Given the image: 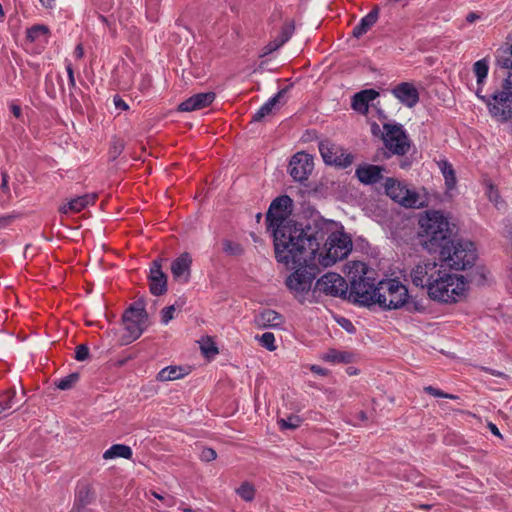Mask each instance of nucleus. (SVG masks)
<instances>
[{
	"instance_id": "nucleus-39",
	"label": "nucleus",
	"mask_w": 512,
	"mask_h": 512,
	"mask_svg": "<svg viewBox=\"0 0 512 512\" xmlns=\"http://www.w3.org/2000/svg\"><path fill=\"white\" fill-rule=\"evenodd\" d=\"M302 419L298 415H290L287 418L278 420L279 427L283 429L294 430L301 425Z\"/></svg>"
},
{
	"instance_id": "nucleus-53",
	"label": "nucleus",
	"mask_w": 512,
	"mask_h": 512,
	"mask_svg": "<svg viewBox=\"0 0 512 512\" xmlns=\"http://www.w3.org/2000/svg\"><path fill=\"white\" fill-rule=\"evenodd\" d=\"M425 392H427L428 394L434 396V397H443V396H446L445 395V392L437 389V388H434L433 386H427L424 388Z\"/></svg>"
},
{
	"instance_id": "nucleus-23",
	"label": "nucleus",
	"mask_w": 512,
	"mask_h": 512,
	"mask_svg": "<svg viewBox=\"0 0 512 512\" xmlns=\"http://www.w3.org/2000/svg\"><path fill=\"white\" fill-rule=\"evenodd\" d=\"M383 168L377 165L366 164L356 169V176L360 182L371 185L379 182L382 178Z\"/></svg>"
},
{
	"instance_id": "nucleus-43",
	"label": "nucleus",
	"mask_w": 512,
	"mask_h": 512,
	"mask_svg": "<svg viewBox=\"0 0 512 512\" xmlns=\"http://www.w3.org/2000/svg\"><path fill=\"white\" fill-rule=\"evenodd\" d=\"M368 102L364 98H362L359 93H356L352 99V108L362 114L368 112Z\"/></svg>"
},
{
	"instance_id": "nucleus-36",
	"label": "nucleus",
	"mask_w": 512,
	"mask_h": 512,
	"mask_svg": "<svg viewBox=\"0 0 512 512\" xmlns=\"http://www.w3.org/2000/svg\"><path fill=\"white\" fill-rule=\"evenodd\" d=\"M236 493L244 501L251 502L255 497V488L249 482H243L239 488L236 489Z\"/></svg>"
},
{
	"instance_id": "nucleus-15",
	"label": "nucleus",
	"mask_w": 512,
	"mask_h": 512,
	"mask_svg": "<svg viewBox=\"0 0 512 512\" xmlns=\"http://www.w3.org/2000/svg\"><path fill=\"white\" fill-rule=\"evenodd\" d=\"M313 168V158L305 152H298L291 158L288 171L295 181L303 182L308 179Z\"/></svg>"
},
{
	"instance_id": "nucleus-63",
	"label": "nucleus",
	"mask_w": 512,
	"mask_h": 512,
	"mask_svg": "<svg viewBox=\"0 0 512 512\" xmlns=\"http://www.w3.org/2000/svg\"><path fill=\"white\" fill-rule=\"evenodd\" d=\"M476 18H478V16L475 13H469L466 19L468 22H473Z\"/></svg>"
},
{
	"instance_id": "nucleus-14",
	"label": "nucleus",
	"mask_w": 512,
	"mask_h": 512,
	"mask_svg": "<svg viewBox=\"0 0 512 512\" xmlns=\"http://www.w3.org/2000/svg\"><path fill=\"white\" fill-rule=\"evenodd\" d=\"M319 151L326 164L348 167L353 162L351 154H345L339 146L329 140L319 142Z\"/></svg>"
},
{
	"instance_id": "nucleus-61",
	"label": "nucleus",
	"mask_w": 512,
	"mask_h": 512,
	"mask_svg": "<svg viewBox=\"0 0 512 512\" xmlns=\"http://www.w3.org/2000/svg\"><path fill=\"white\" fill-rule=\"evenodd\" d=\"M476 95L482 99L486 104H487V101H491L490 99H487L485 96L482 95V92H481V89L478 88L477 91H476Z\"/></svg>"
},
{
	"instance_id": "nucleus-37",
	"label": "nucleus",
	"mask_w": 512,
	"mask_h": 512,
	"mask_svg": "<svg viewBox=\"0 0 512 512\" xmlns=\"http://www.w3.org/2000/svg\"><path fill=\"white\" fill-rule=\"evenodd\" d=\"M200 349L202 354L207 358L214 357L219 353L217 346L210 337H206L202 340Z\"/></svg>"
},
{
	"instance_id": "nucleus-10",
	"label": "nucleus",
	"mask_w": 512,
	"mask_h": 512,
	"mask_svg": "<svg viewBox=\"0 0 512 512\" xmlns=\"http://www.w3.org/2000/svg\"><path fill=\"white\" fill-rule=\"evenodd\" d=\"M378 292V284L375 279L364 275L354 276L350 282L349 300L360 305L369 306L375 304Z\"/></svg>"
},
{
	"instance_id": "nucleus-26",
	"label": "nucleus",
	"mask_w": 512,
	"mask_h": 512,
	"mask_svg": "<svg viewBox=\"0 0 512 512\" xmlns=\"http://www.w3.org/2000/svg\"><path fill=\"white\" fill-rule=\"evenodd\" d=\"M96 197V194H85L71 199L66 205L59 207V212L62 214L78 213L88 205L94 204Z\"/></svg>"
},
{
	"instance_id": "nucleus-28",
	"label": "nucleus",
	"mask_w": 512,
	"mask_h": 512,
	"mask_svg": "<svg viewBox=\"0 0 512 512\" xmlns=\"http://www.w3.org/2000/svg\"><path fill=\"white\" fill-rule=\"evenodd\" d=\"M24 403V396L17 398L16 391L10 389L0 395V414L6 410H17Z\"/></svg>"
},
{
	"instance_id": "nucleus-30",
	"label": "nucleus",
	"mask_w": 512,
	"mask_h": 512,
	"mask_svg": "<svg viewBox=\"0 0 512 512\" xmlns=\"http://www.w3.org/2000/svg\"><path fill=\"white\" fill-rule=\"evenodd\" d=\"M448 294L455 296V302L464 296L467 283L464 281V276L451 275L449 278Z\"/></svg>"
},
{
	"instance_id": "nucleus-24",
	"label": "nucleus",
	"mask_w": 512,
	"mask_h": 512,
	"mask_svg": "<svg viewBox=\"0 0 512 512\" xmlns=\"http://www.w3.org/2000/svg\"><path fill=\"white\" fill-rule=\"evenodd\" d=\"M181 77L185 84L202 85L209 79V74L204 66H186L181 70Z\"/></svg>"
},
{
	"instance_id": "nucleus-35",
	"label": "nucleus",
	"mask_w": 512,
	"mask_h": 512,
	"mask_svg": "<svg viewBox=\"0 0 512 512\" xmlns=\"http://www.w3.org/2000/svg\"><path fill=\"white\" fill-rule=\"evenodd\" d=\"M80 378L79 373H71L55 382V386L60 390H69L74 387Z\"/></svg>"
},
{
	"instance_id": "nucleus-56",
	"label": "nucleus",
	"mask_w": 512,
	"mask_h": 512,
	"mask_svg": "<svg viewBox=\"0 0 512 512\" xmlns=\"http://www.w3.org/2000/svg\"><path fill=\"white\" fill-rule=\"evenodd\" d=\"M488 428L493 435L502 438V434L500 433L499 429L497 428V426L494 423L489 422Z\"/></svg>"
},
{
	"instance_id": "nucleus-9",
	"label": "nucleus",
	"mask_w": 512,
	"mask_h": 512,
	"mask_svg": "<svg viewBox=\"0 0 512 512\" xmlns=\"http://www.w3.org/2000/svg\"><path fill=\"white\" fill-rule=\"evenodd\" d=\"M510 67L512 68V66ZM487 105L494 118L500 121L512 118V71L504 80L503 90L494 93L492 101H487Z\"/></svg>"
},
{
	"instance_id": "nucleus-19",
	"label": "nucleus",
	"mask_w": 512,
	"mask_h": 512,
	"mask_svg": "<svg viewBox=\"0 0 512 512\" xmlns=\"http://www.w3.org/2000/svg\"><path fill=\"white\" fill-rule=\"evenodd\" d=\"M295 30V25L293 20L286 21L279 33L272 41H270L263 49L262 53L259 55L261 58L273 53L277 49H279L282 45H284L292 36Z\"/></svg>"
},
{
	"instance_id": "nucleus-42",
	"label": "nucleus",
	"mask_w": 512,
	"mask_h": 512,
	"mask_svg": "<svg viewBox=\"0 0 512 512\" xmlns=\"http://www.w3.org/2000/svg\"><path fill=\"white\" fill-rule=\"evenodd\" d=\"M49 29L45 25H34L27 30V39L31 42L37 40L41 35H47Z\"/></svg>"
},
{
	"instance_id": "nucleus-50",
	"label": "nucleus",
	"mask_w": 512,
	"mask_h": 512,
	"mask_svg": "<svg viewBox=\"0 0 512 512\" xmlns=\"http://www.w3.org/2000/svg\"><path fill=\"white\" fill-rule=\"evenodd\" d=\"M358 93L368 103L370 101L374 100L379 95V93L376 90H374V89H366V90H362V91H360Z\"/></svg>"
},
{
	"instance_id": "nucleus-49",
	"label": "nucleus",
	"mask_w": 512,
	"mask_h": 512,
	"mask_svg": "<svg viewBox=\"0 0 512 512\" xmlns=\"http://www.w3.org/2000/svg\"><path fill=\"white\" fill-rule=\"evenodd\" d=\"M474 72L477 77L478 84H481L482 81L487 77L488 66H475Z\"/></svg>"
},
{
	"instance_id": "nucleus-59",
	"label": "nucleus",
	"mask_w": 512,
	"mask_h": 512,
	"mask_svg": "<svg viewBox=\"0 0 512 512\" xmlns=\"http://www.w3.org/2000/svg\"><path fill=\"white\" fill-rule=\"evenodd\" d=\"M484 370H485L486 372L490 373V374H491V375H493V376L507 378V375H505L504 373H502V372H500V371H496V370L488 369V368H485Z\"/></svg>"
},
{
	"instance_id": "nucleus-12",
	"label": "nucleus",
	"mask_w": 512,
	"mask_h": 512,
	"mask_svg": "<svg viewBox=\"0 0 512 512\" xmlns=\"http://www.w3.org/2000/svg\"><path fill=\"white\" fill-rule=\"evenodd\" d=\"M317 291L334 297L346 298L348 285L345 279L339 274L328 272L317 280L314 292Z\"/></svg>"
},
{
	"instance_id": "nucleus-60",
	"label": "nucleus",
	"mask_w": 512,
	"mask_h": 512,
	"mask_svg": "<svg viewBox=\"0 0 512 512\" xmlns=\"http://www.w3.org/2000/svg\"><path fill=\"white\" fill-rule=\"evenodd\" d=\"M45 8H52L55 4V0H39Z\"/></svg>"
},
{
	"instance_id": "nucleus-17",
	"label": "nucleus",
	"mask_w": 512,
	"mask_h": 512,
	"mask_svg": "<svg viewBox=\"0 0 512 512\" xmlns=\"http://www.w3.org/2000/svg\"><path fill=\"white\" fill-rule=\"evenodd\" d=\"M148 279L150 292L153 295L160 296L167 292V275L162 271L161 260L157 259L152 262Z\"/></svg>"
},
{
	"instance_id": "nucleus-11",
	"label": "nucleus",
	"mask_w": 512,
	"mask_h": 512,
	"mask_svg": "<svg viewBox=\"0 0 512 512\" xmlns=\"http://www.w3.org/2000/svg\"><path fill=\"white\" fill-rule=\"evenodd\" d=\"M383 129L385 147L393 154L405 155L410 149V142L402 125L386 123Z\"/></svg>"
},
{
	"instance_id": "nucleus-47",
	"label": "nucleus",
	"mask_w": 512,
	"mask_h": 512,
	"mask_svg": "<svg viewBox=\"0 0 512 512\" xmlns=\"http://www.w3.org/2000/svg\"><path fill=\"white\" fill-rule=\"evenodd\" d=\"M403 307H405L408 312H420L425 309V307L419 301L409 300V296L407 297L406 304H404Z\"/></svg>"
},
{
	"instance_id": "nucleus-21",
	"label": "nucleus",
	"mask_w": 512,
	"mask_h": 512,
	"mask_svg": "<svg viewBox=\"0 0 512 512\" xmlns=\"http://www.w3.org/2000/svg\"><path fill=\"white\" fill-rule=\"evenodd\" d=\"M94 499L95 492L92 484L88 482L79 483L75 493L74 506L70 512H83Z\"/></svg>"
},
{
	"instance_id": "nucleus-51",
	"label": "nucleus",
	"mask_w": 512,
	"mask_h": 512,
	"mask_svg": "<svg viewBox=\"0 0 512 512\" xmlns=\"http://www.w3.org/2000/svg\"><path fill=\"white\" fill-rule=\"evenodd\" d=\"M338 323L349 333H354L356 330L352 322L346 318L342 317L338 320Z\"/></svg>"
},
{
	"instance_id": "nucleus-41",
	"label": "nucleus",
	"mask_w": 512,
	"mask_h": 512,
	"mask_svg": "<svg viewBox=\"0 0 512 512\" xmlns=\"http://www.w3.org/2000/svg\"><path fill=\"white\" fill-rule=\"evenodd\" d=\"M59 78L63 87L65 80L67 81L69 88H73L75 86L74 70L72 66H64L63 71L59 73Z\"/></svg>"
},
{
	"instance_id": "nucleus-31",
	"label": "nucleus",
	"mask_w": 512,
	"mask_h": 512,
	"mask_svg": "<svg viewBox=\"0 0 512 512\" xmlns=\"http://www.w3.org/2000/svg\"><path fill=\"white\" fill-rule=\"evenodd\" d=\"M117 457L130 459L132 457V449L127 445L115 444L103 454L104 459H114Z\"/></svg>"
},
{
	"instance_id": "nucleus-33",
	"label": "nucleus",
	"mask_w": 512,
	"mask_h": 512,
	"mask_svg": "<svg viewBox=\"0 0 512 512\" xmlns=\"http://www.w3.org/2000/svg\"><path fill=\"white\" fill-rule=\"evenodd\" d=\"M183 369L179 366H168L164 369H162L158 375L157 380L159 381H171V380H177L183 377Z\"/></svg>"
},
{
	"instance_id": "nucleus-40",
	"label": "nucleus",
	"mask_w": 512,
	"mask_h": 512,
	"mask_svg": "<svg viewBox=\"0 0 512 512\" xmlns=\"http://www.w3.org/2000/svg\"><path fill=\"white\" fill-rule=\"evenodd\" d=\"M124 147L125 143L122 139L114 138L109 149L110 160L114 161L117 159V157L122 153Z\"/></svg>"
},
{
	"instance_id": "nucleus-4",
	"label": "nucleus",
	"mask_w": 512,
	"mask_h": 512,
	"mask_svg": "<svg viewBox=\"0 0 512 512\" xmlns=\"http://www.w3.org/2000/svg\"><path fill=\"white\" fill-rule=\"evenodd\" d=\"M293 208V201L288 195H282L275 198L266 213V223L268 229H272L274 237L275 255L277 254L278 232L285 228H295L297 224L288 220Z\"/></svg>"
},
{
	"instance_id": "nucleus-3",
	"label": "nucleus",
	"mask_w": 512,
	"mask_h": 512,
	"mask_svg": "<svg viewBox=\"0 0 512 512\" xmlns=\"http://www.w3.org/2000/svg\"><path fill=\"white\" fill-rule=\"evenodd\" d=\"M441 266L455 270H465L471 267L477 258L476 248L471 241L449 239L437 251Z\"/></svg>"
},
{
	"instance_id": "nucleus-44",
	"label": "nucleus",
	"mask_w": 512,
	"mask_h": 512,
	"mask_svg": "<svg viewBox=\"0 0 512 512\" xmlns=\"http://www.w3.org/2000/svg\"><path fill=\"white\" fill-rule=\"evenodd\" d=\"M260 342H261V345L263 347H265L266 349H268L269 351H274L276 350V346L274 344L275 342V337H274V334L271 333V332H265L262 334V336L260 337Z\"/></svg>"
},
{
	"instance_id": "nucleus-29",
	"label": "nucleus",
	"mask_w": 512,
	"mask_h": 512,
	"mask_svg": "<svg viewBox=\"0 0 512 512\" xmlns=\"http://www.w3.org/2000/svg\"><path fill=\"white\" fill-rule=\"evenodd\" d=\"M287 88L280 90L274 97L269 99L265 104H263L260 109L253 115L252 121L259 122L266 116L270 115L275 108V106L279 103L280 99L286 93Z\"/></svg>"
},
{
	"instance_id": "nucleus-20",
	"label": "nucleus",
	"mask_w": 512,
	"mask_h": 512,
	"mask_svg": "<svg viewBox=\"0 0 512 512\" xmlns=\"http://www.w3.org/2000/svg\"><path fill=\"white\" fill-rule=\"evenodd\" d=\"M393 95L405 106L412 108L419 101V93L416 87L409 82H402L394 87Z\"/></svg>"
},
{
	"instance_id": "nucleus-5",
	"label": "nucleus",
	"mask_w": 512,
	"mask_h": 512,
	"mask_svg": "<svg viewBox=\"0 0 512 512\" xmlns=\"http://www.w3.org/2000/svg\"><path fill=\"white\" fill-rule=\"evenodd\" d=\"M351 250V238L347 234L337 230V232L329 236L324 243L322 252L319 253V257L317 258V266L329 267L337 261L346 258Z\"/></svg>"
},
{
	"instance_id": "nucleus-32",
	"label": "nucleus",
	"mask_w": 512,
	"mask_h": 512,
	"mask_svg": "<svg viewBox=\"0 0 512 512\" xmlns=\"http://www.w3.org/2000/svg\"><path fill=\"white\" fill-rule=\"evenodd\" d=\"M438 166L443 174L447 188L453 189L456 185V175L452 165L445 160H441L438 162Z\"/></svg>"
},
{
	"instance_id": "nucleus-27",
	"label": "nucleus",
	"mask_w": 512,
	"mask_h": 512,
	"mask_svg": "<svg viewBox=\"0 0 512 512\" xmlns=\"http://www.w3.org/2000/svg\"><path fill=\"white\" fill-rule=\"evenodd\" d=\"M379 8L375 6L361 21L353 28L352 35L356 38H360L362 35L376 23L378 19Z\"/></svg>"
},
{
	"instance_id": "nucleus-58",
	"label": "nucleus",
	"mask_w": 512,
	"mask_h": 512,
	"mask_svg": "<svg viewBox=\"0 0 512 512\" xmlns=\"http://www.w3.org/2000/svg\"><path fill=\"white\" fill-rule=\"evenodd\" d=\"M11 112L13 113V115L16 117V118H20L21 116V108L20 106L16 105V104H12L11 105Z\"/></svg>"
},
{
	"instance_id": "nucleus-7",
	"label": "nucleus",
	"mask_w": 512,
	"mask_h": 512,
	"mask_svg": "<svg viewBox=\"0 0 512 512\" xmlns=\"http://www.w3.org/2000/svg\"><path fill=\"white\" fill-rule=\"evenodd\" d=\"M408 289L396 279L378 282V292L375 304L384 309H399L406 304Z\"/></svg>"
},
{
	"instance_id": "nucleus-8",
	"label": "nucleus",
	"mask_w": 512,
	"mask_h": 512,
	"mask_svg": "<svg viewBox=\"0 0 512 512\" xmlns=\"http://www.w3.org/2000/svg\"><path fill=\"white\" fill-rule=\"evenodd\" d=\"M385 192L393 201L405 208L419 209L428 205L425 194L409 189L405 184L394 178L386 179Z\"/></svg>"
},
{
	"instance_id": "nucleus-34",
	"label": "nucleus",
	"mask_w": 512,
	"mask_h": 512,
	"mask_svg": "<svg viewBox=\"0 0 512 512\" xmlns=\"http://www.w3.org/2000/svg\"><path fill=\"white\" fill-rule=\"evenodd\" d=\"M323 359L333 363H349L351 356L350 354L331 349L326 354H324Z\"/></svg>"
},
{
	"instance_id": "nucleus-25",
	"label": "nucleus",
	"mask_w": 512,
	"mask_h": 512,
	"mask_svg": "<svg viewBox=\"0 0 512 512\" xmlns=\"http://www.w3.org/2000/svg\"><path fill=\"white\" fill-rule=\"evenodd\" d=\"M283 322V316L271 309H264L255 317V324L259 328H277Z\"/></svg>"
},
{
	"instance_id": "nucleus-45",
	"label": "nucleus",
	"mask_w": 512,
	"mask_h": 512,
	"mask_svg": "<svg viewBox=\"0 0 512 512\" xmlns=\"http://www.w3.org/2000/svg\"><path fill=\"white\" fill-rule=\"evenodd\" d=\"M89 357V348L85 344H80L75 348V359L78 361H85Z\"/></svg>"
},
{
	"instance_id": "nucleus-38",
	"label": "nucleus",
	"mask_w": 512,
	"mask_h": 512,
	"mask_svg": "<svg viewBox=\"0 0 512 512\" xmlns=\"http://www.w3.org/2000/svg\"><path fill=\"white\" fill-rule=\"evenodd\" d=\"M223 251L229 256H240L243 254L244 249L241 244L224 239L222 241Z\"/></svg>"
},
{
	"instance_id": "nucleus-62",
	"label": "nucleus",
	"mask_w": 512,
	"mask_h": 512,
	"mask_svg": "<svg viewBox=\"0 0 512 512\" xmlns=\"http://www.w3.org/2000/svg\"><path fill=\"white\" fill-rule=\"evenodd\" d=\"M312 371L318 373V374H321V375H324L325 374V370L323 368H320L318 366H312Z\"/></svg>"
},
{
	"instance_id": "nucleus-64",
	"label": "nucleus",
	"mask_w": 512,
	"mask_h": 512,
	"mask_svg": "<svg viewBox=\"0 0 512 512\" xmlns=\"http://www.w3.org/2000/svg\"><path fill=\"white\" fill-rule=\"evenodd\" d=\"M489 62V59L487 57H484L482 59H479L477 60L476 62H474V64H477V65H480V64H488Z\"/></svg>"
},
{
	"instance_id": "nucleus-22",
	"label": "nucleus",
	"mask_w": 512,
	"mask_h": 512,
	"mask_svg": "<svg viewBox=\"0 0 512 512\" xmlns=\"http://www.w3.org/2000/svg\"><path fill=\"white\" fill-rule=\"evenodd\" d=\"M215 99L214 92L198 93L183 101L179 111L191 112L208 107Z\"/></svg>"
},
{
	"instance_id": "nucleus-52",
	"label": "nucleus",
	"mask_w": 512,
	"mask_h": 512,
	"mask_svg": "<svg viewBox=\"0 0 512 512\" xmlns=\"http://www.w3.org/2000/svg\"><path fill=\"white\" fill-rule=\"evenodd\" d=\"M16 219V215L0 216V228L7 227Z\"/></svg>"
},
{
	"instance_id": "nucleus-57",
	"label": "nucleus",
	"mask_w": 512,
	"mask_h": 512,
	"mask_svg": "<svg viewBox=\"0 0 512 512\" xmlns=\"http://www.w3.org/2000/svg\"><path fill=\"white\" fill-rule=\"evenodd\" d=\"M1 189L4 192H6L8 190V174L6 172H2Z\"/></svg>"
},
{
	"instance_id": "nucleus-48",
	"label": "nucleus",
	"mask_w": 512,
	"mask_h": 512,
	"mask_svg": "<svg viewBox=\"0 0 512 512\" xmlns=\"http://www.w3.org/2000/svg\"><path fill=\"white\" fill-rule=\"evenodd\" d=\"M217 458V453L213 448H204L200 454V459L204 462H211Z\"/></svg>"
},
{
	"instance_id": "nucleus-1",
	"label": "nucleus",
	"mask_w": 512,
	"mask_h": 512,
	"mask_svg": "<svg viewBox=\"0 0 512 512\" xmlns=\"http://www.w3.org/2000/svg\"><path fill=\"white\" fill-rule=\"evenodd\" d=\"M338 225L333 220L314 219L305 228H285L278 232L276 259L296 270L286 279L287 287L295 293H305L319 274L317 258L327 238L336 233Z\"/></svg>"
},
{
	"instance_id": "nucleus-54",
	"label": "nucleus",
	"mask_w": 512,
	"mask_h": 512,
	"mask_svg": "<svg viewBox=\"0 0 512 512\" xmlns=\"http://www.w3.org/2000/svg\"><path fill=\"white\" fill-rule=\"evenodd\" d=\"M114 105L117 109L128 110L129 106L119 96L114 97Z\"/></svg>"
},
{
	"instance_id": "nucleus-46",
	"label": "nucleus",
	"mask_w": 512,
	"mask_h": 512,
	"mask_svg": "<svg viewBox=\"0 0 512 512\" xmlns=\"http://www.w3.org/2000/svg\"><path fill=\"white\" fill-rule=\"evenodd\" d=\"M176 308L174 305L165 307L161 311V321L163 324H168L174 318V312Z\"/></svg>"
},
{
	"instance_id": "nucleus-55",
	"label": "nucleus",
	"mask_w": 512,
	"mask_h": 512,
	"mask_svg": "<svg viewBox=\"0 0 512 512\" xmlns=\"http://www.w3.org/2000/svg\"><path fill=\"white\" fill-rule=\"evenodd\" d=\"M83 54H84L83 46H82V44H78L74 50L75 60L79 61L82 58Z\"/></svg>"
},
{
	"instance_id": "nucleus-13",
	"label": "nucleus",
	"mask_w": 512,
	"mask_h": 512,
	"mask_svg": "<svg viewBox=\"0 0 512 512\" xmlns=\"http://www.w3.org/2000/svg\"><path fill=\"white\" fill-rule=\"evenodd\" d=\"M441 272L442 270L438 268V264L435 261H428L417 264L412 269L410 276L415 286L422 289L426 288L428 293L429 286H432L434 280H436V277Z\"/></svg>"
},
{
	"instance_id": "nucleus-16",
	"label": "nucleus",
	"mask_w": 512,
	"mask_h": 512,
	"mask_svg": "<svg viewBox=\"0 0 512 512\" xmlns=\"http://www.w3.org/2000/svg\"><path fill=\"white\" fill-rule=\"evenodd\" d=\"M451 274H448L442 271L434 280L432 286H429L428 295L431 299L443 302V303H452L455 302V296H449L448 294V286Z\"/></svg>"
},
{
	"instance_id": "nucleus-18",
	"label": "nucleus",
	"mask_w": 512,
	"mask_h": 512,
	"mask_svg": "<svg viewBox=\"0 0 512 512\" xmlns=\"http://www.w3.org/2000/svg\"><path fill=\"white\" fill-rule=\"evenodd\" d=\"M192 258L189 253H182L171 264V273L176 281L187 283L191 276Z\"/></svg>"
},
{
	"instance_id": "nucleus-2",
	"label": "nucleus",
	"mask_w": 512,
	"mask_h": 512,
	"mask_svg": "<svg viewBox=\"0 0 512 512\" xmlns=\"http://www.w3.org/2000/svg\"><path fill=\"white\" fill-rule=\"evenodd\" d=\"M420 244L429 253H437L452 235L448 219L435 210L425 211L419 218Z\"/></svg>"
},
{
	"instance_id": "nucleus-6",
	"label": "nucleus",
	"mask_w": 512,
	"mask_h": 512,
	"mask_svg": "<svg viewBox=\"0 0 512 512\" xmlns=\"http://www.w3.org/2000/svg\"><path fill=\"white\" fill-rule=\"evenodd\" d=\"M148 314L145 309V302L138 300L134 302L123 314L122 321L125 334L122 336V344H130L138 339L145 329Z\"/></svg>"
}]
</instances>
